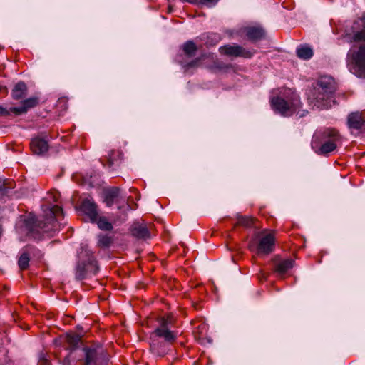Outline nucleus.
<instances>
[{
	"instance_id": "1",
	"label": "nucleus",
	"mask_w": 365,
	"mask_h": 365,
	"mask_svg": "<svg viewBox=\"0 0 365 365\" xmlns=\"http://www.w3.org/2000/svg\"><path fill=\"white\" fill-rule=\"evenodd\" d=\"M335 91L334 79L329 76H321L312 84L308 93L309 105L319 109L330 108Z\"/></svg>"
},
{
	"instance_id": "2",
	"label": "nucleus",
	"mask_w": 365,
	"mask_h": 365,
	"mask_svg": "<svg viewBox=\"0 0 365 365\" xmlns=\"http://www.w3.org/2000/svg\"><path fill=\"white\" fill-rule=\"evenodd\" d=\"M43 207L44 220H34V217H29L26 221V227L31 236L37 237L36 233L42 235L48 234L53 235L57 230V220L63 215V209L58 205L51 207Z\"/></svg>"
},
{
	"instance_id": "3",
	"label": "nucleus",
	"mask_w": 365,
	"mask_h": 365,
	"mask_svg": "<svg viewBox=\"0 0 365 365\" xmlns=\"http://www.w3.org/2000/svg\"><path fill=\"white\" fill-rule=\"evenodd\" d=\"M270 103L272 109L284 117H290L296 114L299 118H302L308 113L306 110L302 109V103L299 96L291 89L287 90L285 98L273 97Z\"/></svg>"
},
{
	"instance_id": "4",
	"label": "nucleus",
	"mask_w": 365,
	"mask_h": 365,
	"mask_svg": "<svg viewBox=\"0 0 365 365\" xmlns=\"http://www.w3.org/2000/svg\"><path fill=\"white\" fill-rule=\"evenodd\" d=\"M340 140L339 132L334 128H326L313 136L312 147L318 155H325L336 150Z\"/></svg>"
},
{
	"instance_id": "5",
	"label": "nucleus",
	"mask_w": 365,
	"mask_h": 365,
	"mask_svg": "<svg viewBox=\"0 0 365 365\" xmlns=\"http://www.w3.org/2000/svg\"><path fill=\"white\" fill-rule=\"evenodd\" d=\"M81 358L74 361V365H108V356L100 346H85L77 355Z\"/></svg>"
},
{
	"instance_id": "6",
	"label": "nucleus",
	"mask_w": 365,
	"mask_h": 365,
	"mask_svg": "<svg viewBox=\"0 0 365 365\" xmlns=\"http://www.w3.org/2000/svg\"><path fill=\"white\" fill-rule=\"evenodd\" d=\"M158 326L151 333L150 339H162L165 343H174L177 339V333L170 329L175 324L173 314H165L158 319Z\"/></svg>"
},
{
	"instance_id": "7",
	"label": "nucleus",
	"mask_w": 365,
	"mask_h": 365,
	"mask_svg": "<svg viewBox=\"0 0 365 365\" xmlns=\"http://www.w3.org/2000/svg\"><path fill=\"white\" fill-rule=\"evenodd\" d=\"M347 66L349 71L359 78H365V45L357 50H350L347 54Z\"/></svg>"
},
{
	"instance_id": "8",
	"label": "nucleus",
	"mask_w": 365,
	"mask_h": 365,
	"mask_svg": "<svg viewBox=\"0 0 365 365\" xmlns=\"http://www.w3.org/2000/svg\"><path fill=\"white\" fill-rule=\"evenodd\" d=\"M256 252L258 255H269L274 250L275 245V231L264 230L259 234Z\"/></svg>"
},
{
	"instance_id": "9",
	"label": "nucleus",
	"mask_w": 365,
	"mask_h": 365,
	"mask_svg": "<svg viewBox=\"0 0 365 365\" xmlns=\"http://www.w3.org/2000/svg\"><path fill=\"white\" fill-rule=\"evenodd\" d=\"M81 336L76 334H67L65 336V342L66 349L71 350L69 354L66 356L63 361V365H74L76 357L79 354L81 349H78V345L81 342Z\"/></svg>"
},
{
	"instance_id": "10",
	"label": "nucleus",
	"mask_w": 365,
	"mask_h": 365,
	"mask_svg": "<svg viewBox=\"0 0 365 365\" xmlns=\"http://www.w3.org/2000/svg\"><path fill=\"white\" fill-rule=\"evenodd\" d=\"M219 52L221 55L229 57H242L244 58H251L254 51L247 50L238 44H227L219 48Z\"/></svg>"
},
{
	"instance_id": "11",
	"label": "nucleus",
	"mask_w": 365,
	"mask_h": 365,
	"mask_svg": "<svg viewBox=\"0 0 365 365\" xmlns=\"http://www.w3.org/2000/svg\"><path fill=\"white\" fill-rule=\"evenodd\" d=\"M104 202L108 207H111L114 204L118 205V209L121 208V204L125 202V196H123L121 190L118 187H111L103 192Z\"/></svg>"
},
{
	"instance_id": "12",
	"label": "nucleus",
	"mask_w": 365,
	"mask_h": 365,
	"mask_svg": "<svg viewBox=\"0 0 365 365\" xmlns=\"http://www.w3.org/2000/svg\"><path fill=\"white\" fill-rule=\"evenodd\" d=\"M81 210L91 222L98 220V207L93 200L90 199L83 200L81 202Z\"/></svg>"
},
{
	"instance_id": "13",
	"label": "nucleus",
	"mask_w": 365,
	"mask_h": 365,
	"mask_svg": "<svg viewBox=\"0 0 365 365\" xmlns=\"http://www.w3.org/2000/svg\"><path fill=\"white\" fill-rule=\"evenodd\" d=\"M38 103L39 98L38 97H30L23 101L21 106L12 108L11 110L16 115H21L26 113L29 109L36 107Z\"/></svg>"
},
{
	"instance_id": "14",
	"label": "nucleus",
	"mask_w": 365,
	"mask_h": 365,
	"mask_svg": "<svg viewBox=\"0 0 365 365\" xmlns=\"http://www.w3.org/2000/svg\"><path fill=\"white\" fill-rule=\"evenodd\" d=\"M173 344V343H165V341L162 339H150V350L153 354L163 356L167 353L168 346Z\"/></svg>"
},
{
	"instance_id": "15",
	"label": "nucleus",
	"mask_w": 365,
	"mask_h": 365,
	"mask_svg": "<svg viewBox=\"0 0 365 365\" xmlns=\"http://www.w3.org/2000/svg\"><path fill=\"white\" fill-rule=\"evenodd\" d=\"M244 32L247 38L252 41L255 42L260 41L265 37V31L260 26H247L244 29Z\"/></svg>"
},
{
	"instance_id": "16",
	"label": "nucleus",
	"mask_w": 365,
	"mask_h": 365,
	"mask_svg": "<svg viewBox=\"0 0 365 365\" xmlns=\"http://www.w3.org/2000/svg\"><path fill=\"white\" fill-rule=\"evenodd\" d=\"M31 150L37 155H41L48 150V142L41 138H33L30 143Z\"/></svg>"
},
{
	"instance_id": "17",
	"label": "nucleus",
	"mask_w": 365,
	"mask_h": 365,
	"mask_svg": "<svg viewBox=\"0 0 365 365\" xmlns=\"http://www.w3.org/2000/svg\"><path fill=\"white\" fill-rule=\"evenodd\" d=\"M33 247L27 245L24 247L21 251L18 260V265L21 270H26L28 269L30 262V254L32 252Z\"/></svg>"
},
{
	"instance_id": "18",
	"label": "nucleus",
	"mask_w": 365,
	"mask_h": 365,
	"mask_svg": "<svg viewBox=\"0 0 365 365\" xmlns=\"http://www.w3.org/2000/svg\"><path fill=\"white\" fill-rule=\"evenodd\" d=\"M347 123L350 128L359 130L364 126L365 120L361 113L356 112L349 115Z\"/></svg>"
},
{
	"instance_id": "19",
	"label": "nucleus",
	"mask_w": 365,
	"mask_h": 365,
	"mask_svg": "<svg viewBox=\"0 0 365 365\" xmlns=\"http://www.w3.org/2000/svg\"><path fill=\"white\" fill-rule=\"evenodd\" d=\"M294 261L292 259H280L275 261L274 270L279 274H285L289 269L292 268Z\"/></svg>"
},
{
	"instance_id": "20",
	"label": "nucleus",
	"mask_w": 365,
	"mask_h": 365,
	"mask_svg": "<svg viewBox=\"0 0 365 365\" xmlns=\"http://www.w3.org/2000/svg\"><path fill=\"white\" fill-rule=\"evenodd\" d=\"M132 235L139 239H147L150 237V232L145 224H136L131 230Z\"/></svg>"
},
{
	"instance_id": "21",
	"label": "nucleus",
	"mask_w": 365,
	"mask_h": 365,
	"mask_svg": "<svg viewBox=\"0 0 365 365\" xmlns=\"http://www.w3.org/2000/svg\"><path fill=\"white\" fill-rule=\"evenodd\" d=\"M354 24L361 26L362 29L354 33L352 41L354 42H365V16L359 19L354 22Z\"/></svg>"
},
{
	"instance_id": "22",
	"label": "nucleus",
	"mask_w": 365,
	"mask_h": 365,
	"mask_svg": "<svg viewBox=\"0 0 365 365\" xmlns=\"http://www.w3.org/2000/svg\"><path fill=\"white\" fill-rule=\"evenodd\" d=\"M27 93V86L24 82H18L11 91L12 98L15 100H19L24 98Z\"/></svg>"
},
{
	"instance_id": "23",
	"label": "nucleus",
	"mask_w": 365,
	"mask_h": 365,
	"mask_svg": "<svg viewBox=\"0 0 365 365\" xmlns=\"http://www.w3.org/2000/svg\"><path fill=\"white\" fill-rule=\"evenodd\" d=\"M123 157V153L118 150H111L108 158V165L109 168L113 167L115 163L120 161Z\"/></svg>"
},
{
	"instance_id": "24",
	"label": "nucleus",
	"mask_w": 365,
	"mask_h": 365,
	"mask_svg": "<svg viewBox=\"0 0 365 365\" xmlns=\"http://www.w3.org/2000/svg\"><path fill=\"white\" fill-rule=\"evenodd\" d=\"M255 218L250 216L237 215V225L245 227H251L255 224Z\"/></svg>"
},
{
	"instance_id": "25",
	"label": "nucleus",
	"mask_w": 365,
	"mask_h": 365,
	"mask_svg": "<svg viewBox=\"0 0 365 365\" xmlns=\"http://www.w3.org/2000/svg\"><path fill=\"white\" fill-rule=\"evenodd\" d=\"M297 56L299 58L307 60L312 57L313 51L308 46H301L297 49Z\"/></svg>"
},
{
	"instance_id": "26",
	"label": "nucleus",
	"mask_w": 365,
	"mask_h": 365,
	"mask_svg": "<svg viewBox=\"0 0 365 365\" xmlns=\"http://www.w3.org/2000/svg\"><path fill=\"white\" fill-rule=\"evenodd\" d=\"M85 264L86 266L87 271L93 274H96L99 270L98 262L92 255L88 257Z\"/></svg>"
},
{
	"instance_id": "27",
	"label": "nucleus",
	"mask_w": 365,
	"mask_h": 365,
	"mask_svg": "<svg viewBox=\"0 0 365 365\" xmlns=\"http://www.w3.org/2000/svg\"><path fill=\"white\" fill-rule=\"evenodd\" d=\"M94 222H96L98 227L102 230L110 231L113 229L112 224L105 217H99L98 215V220Z\"/></svg>"
},
{
	"instance_id": "28",
	"label": "nucleus",
	"mask_w": 365,
	"mask_h": 365,
	"mask_svg": "<svg viewBox=\"0 0 365 365\" xmlns=\"http://www.w3.org/2000/svg\"><path fill=\"white\" fill-rule=\"evenodd\" d=\"M113 243V237L107 235H98V246L101 248H108Z\"/></svg>"
},
{
	"instance_id": "29",
	"label": "nucleus",
	"mask_w": 365,
	"mask_h": 365,
	"mask_svg": "<svg viewBox=\"0 0 365 365\" xmlns=\"http://www.w3.org/2000/svg\"><path fill=\"white\" fill-rule=\"evenodd\" d=\"M197 51V46L193 41H189L183 45V51L188 56H194Z\"/></svg>"
},
{
	"instance_id": "30",
	"label": "nucleus",
	"mask_w": 365,
	"mask_h": 365,
	"mask_svg": "<svg viewBox=\"0 0 365 365\" xmlns=\"http://www.w3.org/2000/svg\"><path fill=\"white\" fill-rule=\"evenodd\" d=\"M87 272L86 266L85 263L82 264H78L76 268V277L78 280H81L84 278H86Z\"/></svg>"
},
{
	"instance_id": "31",
	"label": "nucleus",
	"mask_w": 365,
	"mask_h": 365,
	"mask_svg": "<svg viewBox=\"0 0 365 365\" xmlns=\"http://www.w3.org/2000/svg\"><path fill=\"white\" fill-rule=\"evenodd\" d=\"M208 329L207 324L204 322L200 323L198 326L195 328V334H199V338L206 335Z\"/></svg>"
},
{
	"instance_id": "32",
	"label": "nucleus",
	"mask_w": 365,
	"mask_h": 365,
	"mask_svg": "<svg viewBox=\"0 0 365 365\" xmlns=\"http://www.w3.org/2000/svg\"><path fill=\"white\" fill-rule=\"evenodd\" d=\"M205 58V56H202L200 58H195V60H193L191 62L185 65V68L186 69H189L190 68H197V67L200 66V62Z\"/></svg>"
},
{
	"instance_id": "33",
	"label": "nucleus",
	"mask_w": 365,
	"mask_h": 365,
	"mask_svg": "<svg viewBox=\"0 0 365 365\" xmlns=\"http://www.w3.org/2000/svg\"><path fill=\"white\" fill-rule=\"evenodd\" d=\"M67 101H67L66 98H65V97L61 98L58 101L57 106L61 107L63 110H66L68 108Z\"/></svg>"
},
{
	"instance_id": "34",
	"label": "nucleus",
	"mask_w": 365,
	"mask_h": 365,
	"mask_svg": "<svg viewBox=\"0 0 365 365\" xmlns=\"http://www.w3.org/2000/svg\"><path fill=\"white\" fill-rule=\"evenodd\" d=\"M217 0H198L197 3L202 5H210L217 3Z\"/></svg>"
},
{
	"instance_id": "35",
	"label": "nucleus",
	"mask_w": 365,
	"mask_h": 365,
	"mask_svg": "<svg viewBox=\"0 0 365 365\" xmlns=\"http://www.w3.org/2000/svg\"><path fill=\"white\" fill-rule=\"evenodd\" d=\"M53 197V202H58L60 197V194L58 192H54L51 193H48V197Z\"/></svg>"
},
{
	"instance_id": "36",
	"label": "nucleus",
	"mask_w": 365,
	"mask_h": 365,
	"mask_svg": "<svg viewBox=\"0 0 365 365\" xmlns=\"http://www.w3.org/2000/svg\"><path fill=\"white\" fill-rule=\"evenodd\" d=\"M7 114V110L3 107L0 106V115H4Z\"/></svg>"
},
{
	"instance_id": "37",
	"label": "nucleus",
	"mask_w": 365,
	"mask_h": 365,
	"mask_svg": "<svg viewBox=\"0 0 365 365\" xmlns=\"http://www.w3.org/2000/svg\"><path fill=\"white\" fill-rule=\"evenodd\" d=\"M253 247H254V242H252L250 244L249 248L250 250H252Z\"/></svg>"
},
{
	"instance_id": "38",
	"label": "nucleus",
	"mask_w": 365,
	"mask_h": 365,
	"mask_svg": "<svg viewBox=\"0 0 365 365\" xmlns=\"http://www.w3.org/2000/svg\"><path fill=\"white\" fill-rule=\"evenodd\" d=\"M186 1L188 2H190V3H197L198 1V0H186Z\"/></svg>"
}]
</instances>
